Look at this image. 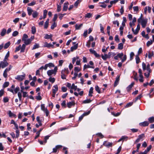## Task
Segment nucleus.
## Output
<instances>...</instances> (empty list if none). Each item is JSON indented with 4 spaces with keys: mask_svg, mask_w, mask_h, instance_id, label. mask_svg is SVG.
Segmentation results:
<instances>
[{
    "mask_svg": "<svg viewBox=\"0 0 154 154\" xmlns=\"http://www.w3.org/2000/svg\"><path fill=\"white\" fill-rule=\"evenodd\" d=\"M31 40L29 38L24 41V44L22 45V48L21 51V53L24 52L26 45L30 44L31 42Z\"/></svg>",
    "mask_w": 154,
    "mask_h": 154,
    "instance_id": "obj_1",
    "label": "nucleus"
},
{
    "mask_svg": "<svg viewBox=\"0 0 154 154\" xmlns=\"http://www.w3.org/2000/svg\"><path fill=\"white\" fill-rule=\"evenodd\" d=\"M57 70V67H55L54 69L48 70L47 72V74L49 76L51 77L52 74H54L55 75L56 74Z\"/></svg>",
    "mask_w": 154,
    "mask_h": 154,
    "instance_id": "obj_2",
    "label": "nucleus"
},
{
    "mask_svg": "<svg viewBox=\"0 0 154 154\" xmlns=\"http://www.w3.org/2000/svg\"><path fill=\"white\" fill-rule=\"evenodd\" d=\"M148 22V19L147 18H143L140 21L142 27L143 28H145Z\"/></svg>",
    "mask_w": 154,
    "mask_h": 154,
    "instance_id": "obj_3",
    "label": "nucleus"
},
{
    "mask_svg": "<svg viewBox=\"0 0 154 154\" xmlns=\"http://www.w3.org/2000/svg\"><path fill=\"white\" fill-rule=\"evenodd\" d=\"M25 76V74H24L23 75H18L17 76V77H16L15 79H17L19 81H21L23 80Z\"/></svg>",
    "mask_w": 154,
    "mask_h": 154,
    "instance_id": "obj_4",
    "label": "nucleus"
},
{
    "mask_svg": "<svg viewBox=\"0 0 154 154\" xmlns=\"http://www.w3.org/2000/svg\"><path fill=\"white\" fill-rule=\"evenodd\" d=\"M145 137V135L144 134H142L138 136V137L137 139H136L135 141V143H137L139 142L140 140H141L143 138H144Z\"/></svg>",
    "mask_w": 154,
    "mask_h": 154,
    "instance_id": "obj_5",
    "label": "nucleus"
},
{
    "mask_svg": "<svg viewBox=\"0 0 154 154\" xmlns=\"http://www.w3.org/2000/svg\"><path fill=\"white\" fill-rule=\"evenodd\" d=\"M89 51L91 53L94 54L96 57H98L100 56V55L95 51L92 49H90Z\"/></svg>",
    "mask_w": 154,
    "mask_h": 154,
    "instance_id": "obj_6",
    "label": "nucleus"
},
{
    "mask_svg": "<svg viewBox=\"0 0 154 154\" xmlns=\"http://www.w3.org/2000/svg\"><path fill=\"white\" fill-rule=\"evenodd\" d=\"M75 104V102L73 101L67 103V105L69 108H70L72 106H74Z\"/></svg>",
    "mask_w": 154,
    "mask_h": 154,
    "instance_id": "obj_7",
    "label": "nucleus"
},
{
    "mask_svg": "<svg viewBox=\"0 0 154 154\" xmlns=\"http://www.w3.org/2000/svg\"><path fill=\"white\" fill-rule=\"evenodd\" d=\"M134 83V82H132L126 88L127 91H130L132 88L133 86Z\"/></svg>",
    "mask_w": 154,
    "mask_h": 154,
    "instance_id": "obj_8",
    "label": "nucleus"
},
{
    "mask_svg": "<svg viewBox=\"0 0 154 154\" xmlns=\"http://www.w3.org/2000/svg\"><path fill=\"white\" fill-rule=\"evenodd\" d=\"M120 80V76L118 75L117 77L116 78V80L115 81L114 84V86H116L119 83V82Z\"/></svg>",
    "mask_w": 154,
    "mask_h": 154,
    "instance_id": "obj_9",
    "label": "nucleus"
},
{
    "mask_svg": "<svg viewBox=\"0 0 154 154\" xmlns=\"http://www.w3.org/2000/svg\"><path fill=\"white\" fill-rule=\"evenodd\" d=\"M149 124V123L147 121H144L143 122H141L140 123L139 125L140 126H148Z\"/></svg>",
    "mask_w": 154,
    "mask_h": 154,
    "instance_id": "obj_10",
    "label": "nucleus"
},
{
    "mask_svg": "<svg viewBox=\"0 0 154 154\" xmlns=\"http://www.w3.org/2000/svg\"><path fill=\"white\" fill-rule=\"evenodd\" d=\"M140 24H138L137 26V28L135 30L134 34H135V35L137 34V33H138L139 31L140 30Z\"/></svg>",
    "mask_w": 154,
    "mask_h": 154,
    "instance_id": "obj_11",
    "label": "nucleus"
},
{
    "mask_svg": "<svg viewBox=\"0 0 154 154\" xmlns=\"http://www.w3.org/2000/svg\"><path fill=\"white\" fill-rule=\"evenodd\" d=\"M43 46L44 47L50 48L51 47H53V45H52V44L51 43H48L47 42H45Z\"/></svg>",
    "mask_w": 154,
    "mask_h": 154,
    "instance_id": "obj_12",
    "label": "nucleus"
},
{
    "mask_svg": "<svg viewBox=\"0 0 154 154\" xmlns=\"http://www.w3.org/2000/svg\"><path fill=\"white\" fill-rule=\"evenodd\" d=\"M54 89H52L53 93H56L58 91V87L57 85H56L53 86Z\"/></svg>",
    "mask_w": 154,
    "mask_h": 154,
    "instance_id": "obj_13",
    "label": "nucleus"
},
{
    "mask_svg": "<svg viewBox=\"0 0 154 154\" xmlns=\"http://www.w3.org/2000/svg\"><path fill=\"white\" fill-rule=\"evenodd\" d=\"M27 11L28 13V14L30 16L31 15L32 12H33V11L32 8L29 7H28L27 8Z\"/></svg>",
    "mask_w": 154,
    "mask_h": 154,
    "instance_id": "obj_14",
    "label": "nucleus"
},
{
    "mask_svg": "<svg viewBox=\"0 0 154 154\" xmlns=\"http://www.w3.org/2000/svg\"><path fill=\"white\" fill-rule=\"evenodd\" d=\"M128 138V137L126 136H122L121 138L118 140V142H119L121 141H123L125 140H126Z\"/></svg>",
    "mask_w": 154,
    "mask_h": 154,
    "instance_id": "obj_15",
    "label": "nucleus"
},
{
    "mask_svg": "<svg viewBox=\"0 0 154 154\" xmlns=\"http://www.w3.org/2000/svg\"><path fill=\"white\" fill-rule=\"evenodd\" d=\"M68 5L69 3L68 2L64 3L63 8V11H66L67 10Z\"/></svg>",
    "mask_w": 154,
    "mask_h": 154,
    "instance_id": "obj_16",
    "label": "nucleus"
},
{
    "mask_svg": "<svg viewBox=\"0 0 154 154\" xmlns=\"http://www.w3.org/2000/svg\"><path fill=\"white\" fill-rule=\"evenodd\" d=\"M36 119L38 123L39 124V125H40V126H42V120H40L39 116H37L36 117Z\"/></svg>",
    "mask_w": 154,
    "mask_h": 154,
    "instance_id": "obj_17",
    "label": "nucleus"
},
{
    "mask_svg": "<svg viewBox=\"0 0 154 154\" xmlns=\"http://www.w3.org/2000/svg\"><path fill=\"white\" fill-rule=\"evenodd\" d=\"M93 89L94 88L92 87H91L90 88V90L89 91V94L88 96L89 97H91L92 96V94L93 93Z\"/></svg>",
    "mask_w": 154,
    "mask_h": 154,
    "instance_id": "obj_18",
    "label": "nucleus"
},
{
    "mask_svg": "<svg viewBox=\"0 0 154 154\" xmlns=\"http://www.w3.org/2000/svg\"><path fill=\"white\" fill-rule=\"evenodd\" d=\"M28 35L26 34H24L23 35L22 37V41H24L26 40H27V38H28Z\"/></svg>",
    "mask_w": 154,
    "mask_h": 154,
    "instance_id": "obj_19",
    "label": "nucleus"
},
{
    "mask_svg": "<svg viewBox=\"0 0 154 154\" xmlns=\"http://www.w3.org/2000/svg\"><path fill=\"white\" fill-rule=\"evenodd\" d=\"M78 44H76L74 46H72L71 48V51H73L74 50L78 48Z\"/></svg>",
    "mask_w": 154,
    "mask_h": 154,
    "instance_id": "obj_20",
    "label": "nucleus"
},
{
    "mask_svg": "<svg viewBox=\"0 0 154 154\" xmlns=\"http://www.w3.org/2000/svg\"><path fill=\"white\" fill-rule=\"evenodd\" d=\"M94 66H90L88 65L85 64L84 66V70L88 68H92L94 69Z\"/></svg>",
    "mask_w": 154,
    "mask_h": 154,
    "instance_id": "obj_21",
    "label": "nucleus"
},
{
    "mask_svg": "<svg viewBox=\"0 0 154 154\" xmlns=\"http://www.w3.org/2000/svg\"><path fill=\"white\" fill-rule=\"evenodd\" d=\"M81 70V68L79 67L76 66L74 67V70L75 72L78 73Z\"/></svg>",
    "mask_w": 154,
    "mask_h": 154,
    "instance_id": "obj_22",
    "label": "nucleus"
},
{
    "mask_svg": "<svg viewBox=\"0 0 154 154\" xmlns=\"http://www.w3.org/2000/svg\"><path fill=\"white\" fill-rule=\"evenodd\" d=\"M6 32V30L5 29H3L1 33V35L2 36H4Z\"/></svg>",
    "mask_w": 154,
    "mask_h": 154,
    "instance_id": "obj_23",
    "label": "nucleus"
},
{
    "mask_svg": "<svg viewBox=\"0 0 154 154\" xmlns=\"http://www.w3.org/2000/svg\"><path fill=\"white\" fill-rule=\"evenodd\" d=\"M123 48V44L122 43H120L118 45V49L119 50H122Z\"/></svg>",
    "mask_w": 154,
    "mask_h": 154,
    "instance_id": "obj_24",
    "label": "nucleus"
},
{
    "mask_svg": "<svg viewBox=\"0 0 154 154\" xmlns=\"http://www.w3.org/2000/svg\"><path fill=\"white\" fill-rule=\"evenodd\" d=\"M102 58L104 60H106L107 58H109L108 56V54H105L104 55L102 56Z\"/></svg>",
    "mask_w": 154,
    "mask_h": 154,
    "instance_id": "obj_25",
    "label": "nucleus"
},
{
    "mask_svg": "<svg viewBox=\"0 0 154 154\" xmlns=\"http://www.w3.org/2000/svg\"><path fill=\"white\" fill-rule=\"evenodd\" d=\"M135 60H136V63L137 64L139 63L140 61V60L138 54L136 56Z\"/></svg>",
    "mask_w": 154,
    "mask_h": 154,
    "instance_id": "obj_26",
    "label": "nucleus"
},
{
    "mask_svg": "<svg viewBox=\"0 0 154 154\" xmlns=\"http://www.w3.org/2000/svg\"><path fill=\"white\" fill-rule=\"evenodd\" d=\"M112 143L110 142H106L104 143V145L106 147L111 146L112 145Z\"/></svg>",
    "mask_w": 154,
    "mask_h": 154,
    "instance_id": "obj_27",
    "label": "nucleus"
},
{
    "mask_svg": "<svg viewBox=\"0 0 154 154\" xmlns=\"http://www.w3.org/2000/svg\"><path fill=\"white\" fill-rule=\"evenodd\" d=\"M22 48V46H21V45H20L18 47H17L16 48V49L15 51V52H16L19 51L20 50V51H21ZM20 52H21V51H20Z\"/></svg>",
    "mask_w": 154,
    "mask_h": 154,
    "instance_id": "obj_28",
    "label": "nucleus"
},
{
    "mask_svg": "<svg viewBox=\"0 0 154 154\" xmlns=\"http://www.w3.org/2000/svg\"><path fill=\"white\" fill-rule=\"evenodd\" d=\"M82 26L83 24L82 23L81 24L79 25H78L77 24H76L75 25V28L76 29H79Z\"/></svg>",
    "mask_w": 154,
    "mask_h": 154,
    "instance_id": "obj_29",
    "label": "nucleus"
},
{
    "mask_svg": "<svg viewBox=\"0 0 154 154\" xmlns=\"http://www.w3.org/2000/svg\"><path fill=\"white\" fill-rule=\"evenodd\" d=\"M10 44H11L10 42H8L7 43H6L5 45L3 47L5 49H7L9 47V46L10 45Z\"/></svg>",
    "mask_w": 154,
    "mask_h": 154,
    "instance_id": "obj_30",
    "label": "nucleus"
},
{
    "mask_svg": "<svg viewBox=\"0 0 154 154\" xmlns=\"http://www.w3.org/2000/svg\"><path fill=\"white\" fill-rule=\"evenodd\" d=\"M133 73H134V79L137 81H138V79L137 77V73L135 72V71H134Z\"/></svg>",
    "mask_w": 154,
    "mask_h": 154,
    "instance_id": "obj_31",
    "label": "nucleus"
},
{
    "mask_svg": "<svg viewBox=\"0 0 154 154\" xmlns=\"http://www.w3.org/2000/svg\"><path fill=\"white\" fill-rule=\"evenodd\" d=\"M8 115L10 117H11L12 116L14 117H16V115L14 114L11 111H9L8 112Z\"/></svg>",
    "mask_w": 154,
    "mask_h": 154,
    "instance_id": "obj_32",
    "label": "nucleus"
},
{
    "mask_svg": "<svg viewBox=\"0 0 154 154\" xmlns=\"http://www.w3.org/2000/svg\"><path fill=\"white\" fill-rule=\"evenodd\" d=\"M9 82H5L3 85V88H5L8 87L9 86Z\"/></svg>",
    "mask_w": 154,
    "mask_h": 154,
    "instance_id": "obj_33",
    "label": "nucleus"
},
{
    "mask_svg": "<svg viewBox=\"0 0 154 154\" xmlns=\"http://www.w3.org/2000/svg\"><path fill=\"white\" fill-rule=\"evenodd\" d=\"M149 122L150 123H152L154 122V117H150L148 118V119Z\"/></svg>",
    "mask_w": 154,
    "mask_h": 154,
    "instance_id": "obj_34",
    "label": "nucleus"
},
{
    "mask_svg": "<svg viewBox=\"0 0 154 154\" xmlns=\"http://www.w3.org/2000/svg\"><path fill=\"white\" fill-rule=\"evenodd\" d=\"M41 109L44 112H45V111L47 109V108L45 107L44 104H42L41 105Z\"/></svg>",
    "mask_w": 154,
    "mask_h": 154,
    "instance_id": "obj_35",
    "label": "nucleus"
},
{
    "mask_svg": "<svg viewBox=\"0 0 154 154\" xmlns=\"http://www.w3.org/2000/svg\"><path fill=\"white\" fill-rule=\"evenodd\" d=\"M108 56L109 58L111 57V56H114L116 55V54L114 52H110L108 53Z\"/></svg>",
    "mask_w": 154,
    "mask_h": 154,
    "instance_id": "obj_36",
    "label": "nucleus"
},
{
    "mask_svg": "<svg viewBox=\"0 0 154 154\" xmlns=\"http://www.w3.org/2000/svg\"><path fill=\"white\" fill-rule=\"evenodd\" d=\"M38 13L36 11H34L32 14V17L33 18H35L38 16Z\"/></svg>",
    "mask_w": 154,
    "mask_h": 154,
    "instance_id": "obj_37",
    "label": "nucleus"
},
{
    "mask_svg": "<svg viewBox=\"0 0 154 154\" xmlns=\"http://www.w3.org/2000/svg\"><path fill=\"white\" fill-rule=\"evenodd\" d=\"M32 34H34L36 32V28L35 26H33L32 27Z\"/></svg>",
    "mask_w": 154,
    "mask_h": 154,
    "instance_id": "obj_38",
    "label": "nucleus"
},
{
    "mask_svg": "<svg viewBox=\"0 0 154 154\" xmlns=\"http://www.w3.org/2000/svg\"><path fill=\"white\" fill-rule=\"evenodd\" d=\"M49 81L52 83H53L55 81V79L54 78H52L51 77H50L49 78Z\"/></svg>",
    "mask_w": 154,
    "mask_h": 154,
    "instance_id": "obj_39",
    "label": "nucleus"
},
{
    "mask_svg": "<svg viewBox=\"0 0 154 154\" xmlns=\"http://www.w3.org/2000/svg\"><path fill=\"white\" fill-rule=\"evenodd\" d=\"M154 55L153 51H152L151 52H149L148 55V57L150 59Z\"/></svg>",
    "mask_w": 154,
    "mask_h": 154,
    "instance_id": "obj_40",
    "label": "nucleus"
},
{
    "mask_svg": "<svg viewBox=\"0 0 154 154\" xmlns=\"http://www.w3.org/2000/svg\"><path fill=\"white\" fill-rule=\"evenodd\" d=\"M48 11L47 10H45L44 11H43V19H45L46 17V15H47Z\"/></svg>",
    "mask_w": 154,
    "mask_h": 154,
    "instance_id": "obj_41",
    "label": "nucleus"
},
{
    "mask_svg": "<svg viewBox=\"0 0 154 154\" xmlns=\"http://www.w3.org/2000/svg\"><path fill=\"white\" fill-rule=\"evenodd\" d=\"M91 100L89 99H87L85 100H84L83 101V103H89L91 102Z\"/></svg>",
    "mask_w": 154,
    "mask_h": 154,
    "instance_id": "obj_42",
    "label": "nucleus"
},
{
    "mask_svg": "<svg viewBox=\"0 0 154 154\" xmlns=\"http://www.w3.org/2000/svg\"><path fill=\"white\" fill-rule=\"evenodd\" d=\"M57 25V24L56 22H54V23L52 24L51 26V29H54L55 27H56Z\"/></svg>",
    "mask_w": 154,
    "mask_h": 154,
    "instance_id": "obj_43",
    "label": "nucleus"
},
{
    "mask_svg": "<svg viewBox=\"0 0 154 154\" xmlns=\"http://www.w3.org/2000/svg\"><path fill=\"white\" fill-rule=\"evenodd\" d=\"M71 88L72 89H74L75 91L77 89V86H75L74 83H73L71 85Z\"/></svg>",
    "mask_w": 154,
    "mask_h": 154,
    "instance_id": "obj_44",
    "label": "nucleus"
},
{
    "mask_svg": "<svg viewBox=\"0 0 154 154\" xmlns=\"http://www.w3.org/2000/svg\"><path fill=\"white\" fill-rule=\"evenodd\" d=\"M12 68V66L11 65H10L8 68H7L5 69L4 71L6 72H8Z\"/></svg>",
    "mask_w": 154,
    "mask_h": 154,
    "instance_id": "obj_45",
    "label": "nucleus"
},
{
    "mask_svg": "<svg viewBox=\"0 0 154 154\" xmlns=\"http://www.w3.org/2000/svg\"><path fill=\"white\" fill-rule=\"evenodd\" d=\"M115 41L117 42L118 43L119 42L120 39L119 38V36L118 35H116L115 38Z\"/></svg>",
    "mask_w": 154,
    "mask_h": 154,
    "instance_id": "obj_46",
    "label": "nucleus"
},
{
    "mask_svg": "<svg viewBox=\"0 0 154 154\" xmlns=\"http://www.w3.org/2000/svg\"><path fill=\"white\" fill-rule=\"evenodd\" d=\"M39 45L38 44H35V45H34L32 48V50H34L36 48H39Z\"/></svg>",
    "mask_w": 154,
    "mask_h": 154,
    "instance_id": "obj_47",
    "label": "nucleus"
},
{
    "mask_svg": "<svg viewBox=\"0 0 154 154\" xmlns=\"http://www.w3.org/2000/svg\"><path fill=\"white\" fill-rule=\"evenodd\" d=\"M95 89L96 91L98 93H100V90L98 86L96 85L95 87Z\"/></svg>",
    "mask_w": 154,
    "mask_h": 154,
    "instance_id": "obj_48",
    "label": "nucleus"
},
{
    "mask_svg": "<svg viewBox=\"0 0 154 154\" xmlns=\"http://www.w3.org/2000/svg\"><path fill=\"white\" fill-rule=\"evenodd\" d=\"M18 96L19 97V100L21 101L22 100V94L20 92L18 93Z\"/></svg>",
    "mask_w": 154,
    "mask_h": 154,
    "instance_id": "obj_49",
    "label": "nucleus"
},
{
    "mask_svg": "<svg viewBox=\"0 0 154 154\" xmlns=\"http://www.w3.org/2000/svg\"><path fill=\"white\" fill-rule=\"evenodd\" d=\"M100 30L101 31V32L102 33L104 34V28L103 27V26H102V24H100Z\"/></svg>",
    "mask_w": 154,
    "mask_h": 154,
    "instance_id": "obj_50",
    "label": "nucleus"
},
{
    "mask_svg": "<svg viewBox=\"0 0 154 154\" xmlns=\"http://www.w3.org/2000/svg\"><path fill=\"white\" fill-rule=\"evenodd\" d=\"M117 55L118 57V58H120L122 59V57L123 56L124 54L123 53H118Z\"/></svg>",
    "mask_w": 154,
    "mask_h": 154,
    "instance_id": "obj_51",
    "label": "nucleus"
},
{
    "mask_svg": "<svg viewBox=\"0 0 154 154\" xmlns=\"http://www.w3.org/2000/svg\"><path fill=\"white\" fill-rule=\"evenodd\" d=\"M134 54L133 52H131L130 54V60H132L133 58V57Z\"/></svg>",
    "mask_w": 154,
    "mask_h": 154,
    "instance_id": "obj_52",
    "label": "nucleus"
},
{
    "mask_svg": "<svg viewBox=\"0 0 154 154\" xmlns=\"http://www.w3.org/2000/svg\"><path fill=\"white\" fill-rule=\"evenodd\" d=\"M152 40H150V41H149L147 42L146 43V45L147 47L149 46L150 45L152 44Z\"/></svg>",
    "mask_w": 154,
    "mask_h": 154,
    "instance_id": "obj_53",
    "label": "nucleus"
},
{
    "mask_svg": "<svg viewBox=\"0 0 154 154\" xmlns=\"http://www.w3.org/2000/svg\"><path fill=\"white\" fill-rule=\"evenodd\" d=\"M36 4V2L33 1L29 3L28 4V5L29 6H32Z\"/></svg>",
    "mask_w": 154,
    "mask_h": 154,
    "instance_id": "obj_54",
    "label": "nucleus"
},
{
    "mask_svg": "<svg viewBox=\"0 0 154 154\" xmlns=\"http://www.w3.org/2000/svg\"><path fill=\"white\" fill-rule=\"evenodd\" d=\"M140 79L139 80L140 82H143L144 81L143 77V75H142V76H139Z\"/></svg>",
    "mask_w": 154,
    "mask_h": 154,
    "instance_id": "obj_55",
    "label": "nucleus"
},
{
    "mask_svg": "<svg viewBox=\"0 0 154 154\" xmlns=\"http://www.w3.org/2000/svg\"><path fill=\"white\" fill-rule=\"evenodd\" d=\"M52 36L51 35H48L47 34H46L45 36L44 37V38L45 39H49L50 38H51Z\"/></svg>",
    "mask_w": 154,
    "mask_h": 154,
    "instance_id": "obj_56",
    "label": "nucleus"
},
{
    "mask_svg": "<svg viewBox=\"0 0 154 154\" xmlns=\"http://www.w3.org/2000/svg\"><path fill=\"white\" fill-rule=\"evenodd\" d=\"M57 18V14H55L53 19V21L54 22H55V21L56 20Z\"/></svg>",
    "mask_w": 154,
    "mask_h": 154,
    "instance_id": "obj_57",
    "label": "nucleus"
},
{
    "mask_svg": "<svg viewBox=\"0 0 154 154\" xmlns=\"http://www.w3.org/2000/svg\"><path fill=\"white\" fill-rule=\"evenodd\" d=\"M92 17V14L90 13H88L86 14L85 16V17L88 18H90Z\"/></svg>",
    "mask_w": 154,
    "mask_h": 154,
    "instance_id": "obj_58",
    "label": "nucleus"
},
{
    "mask_svg": "<svg viewBox=\"0 0 154 154\" xmlns=\"http://www.w3.org/2000/svg\"><path fill=\"white\" fill-rule=\"evenodd\" d=\"M18 33H19L17 31H15L13 32L12 34V35L13 36H16L18 35Z\"/></svg>",
    "mask_w": 154,
    "mask_h": 154,
    "instance_id": "obj_59",
    "label": "nucleus"
},
{
    "mask_svg": "<svg viewBox=\"0 0 154 154\" xmlns=\"http://www.w3.org/2000/svg\"><path fill=\"white\" fill-rule=\"evenodd\" d=\"M62 107H66V102L65 100H63L61 104Z\"/></svg>",
    "mask_w": 154,
    "mask_h": 154,
    "instance_id": "obj_60",
    "label": "nucleus"
},
{
    "mask_svg": "<svg viewBox=\"0 0 154 154\" xmlns=\"http://www.w3.org/2000/svg\"><path fill=\"white\" fill-rule=\"evenodd\" d=\"M16 137L18 138L20 135V132L18 130H16Z\"/></svg>",
    "mask_w": 154,
    "mask_h": 154,
    "instance_id": "obj_61",
    "label": "nucleus"
},
{
    "mask_svg": "<svg viewBox=\"0 0 154 154\" xmlns=\"http://www.w3.org/2000/svg\"><path fill=\"white\" fill-rule=\"evenodd\" d=\"M118 1V0H114L110 2V4L112 5L113 4H116Z\"/></svg>",
    "mask_w": 154,
    "mask_h": 154,
    "instance_id": "obj_62",
    "label": "nucleus"
},
{
    "mask_svg": "<svg viewBox=\"0 0 154 154\" xmlns=\"http://www.w3.org/2000/svg\"><path fill=\"white\" fill-rule=\"evenodd\" d=\"M142 97V95L141 94H140L135 99V102H136L137 100L138 99H140L141 97Z\"/></svg>",
    "mask_w": 154,
    "mask_h": 154,
    "instance_id": "obj_63",
    "label": "nucleus"
},
{
    "mask_svg": "<svg viewBox=\"0 0 154 154\" xmlns=\"http://www.w3.org/2000/svg\"><path fill=\"white\" fill-rule=\"evenodd\" d=\"M152 148V146L151 145H150L145 150L148 152Z\"/></svg>",
    "mask_w": 154,
    "mask_h": 154,
    "instance_id": "obj_64",
    "label": "nucleus"
}]
</instances>
